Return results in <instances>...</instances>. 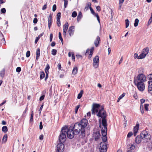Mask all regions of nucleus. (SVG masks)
<instances>
[{
  "label": "nucleus",
  "instance_id": "nucleus-1",
  "mask_svg": "<svg viewBox=\"0 0 152 152\" xmlns=\"http://www.w3.org/2000/svg\"><path fill=\"white\" fill-rule=\"evenodd\" d=\"M77 135L75 132L74 125L68 128L67 126H64L61 129V133L59 137V140L61 142H64L66 140V136L69 139L72 138L75 134Z\"/></svg>",
  "mask_w": 152,
  "mask_h": 152
},
{
  "label": "nucleus",
  "instance_id": "nucleus-2",
  "mask_svg": "<svg viewBox=\"0 0 152 152\" xmlns=\"http://www.w3.org/2000/svg\"><path fill=\"white\" fill-rule=\"evenodd\" d=\"M88 124L87 120L83 118L79 122L75 123L74 124L75 132L76 134L80 133V136L83 138L85 136V128Z\"/></svg>",
  "mask_w": 152,
  "mask_h": 152
},
{
  "label": "nucleus",
  "instance_id": "nucleus-3",
  "mask_svg": "<svg viewBox=\"0 0 152 152\" xmlns=\"http://www.w3.org/2000/svg\"><path fill=\"white\" fill-rule=\"evenodd\" d=\"M146 137H148L147 138L150 140L151 137L150 134L148 133L146 131H142L140 134V135L137 136L135 139V142L136 143L138 144L140 143L141 141V139H143Z\"/></svg>",
  "mask_w": 152,
  "mask_h": 152
},
{
  "label": "nucleus",
  "instance_id": "nucleus-4",
  "mask_svg": "<svg viewBox=\"0 0 152 152\" xmlns=\"http://www.w3.org/2000/svg\"><path fill=\"white\" fill-rule=\"evenodd\" d=\"M146 77L142 74H139L136 77H135L134 80V83H142L145 81Z\"/></svg>",
  "mask_w": 152,
  "mask_h": 152
},
{
  "label": "nucleus",
  "instance_id": "nucleus-5",
  "mask_svg": "<svg viewBox=\"0 0 152 152\" xmlns=\"http://www.w3.org/2000/svg\"><path fill=\"white\" fill-rule=\"evenodd\" d=\"M96 115L98 117L101 118H106L107 114L103 106L102 107L101 109L97 113Z\"/></svg>",
  "mask_w": 152,
  "mask_h": 152
},
{
  "label": "nucleus",
  "instance_id": "nucleus-6",
  "mask_svg": "<svg viewBox=\"0 0 152 152\" xmlns=\"http://www.w3.org/2000/svg\"><path fill=\"white\" fill-rule=\"evenodd\" d=\"M100 104H98L94 103L92 105V114H95L96 113H97L100 110Z\"/></svg>",
  "mask_w": 152,
  "mask_h": 152
},
{
  "label": "nucleus",
  "instance_id": "nucleus-7",
  "mask_svg": "<svg viewBox=\"0 0 152 152\" xmlns=\"http://www.w3.org/2000/svg\"><path fill=\"white\" fill-rule=\"evenodd\" d=\"M59 141L60 142L57 145L56 150L58 152H63L64 148V145L63 143L64 142H61L59 140Z\"/></svg>",
  "mask_w": 152,
  "mask_h": 152
},
{
  "label": "nucleus",
  "instance_id": "nucleus-8",
  "mask_svg": "<svg viewBox=\"0 0 152 152\" xmlns=\"http://www.w3.org/2000/svg\"><path fill=\"white\" fill-rule=\"evenodd\" d=\"M99 149L100 152H106L107 150V145L104 142H101Z\"/></svg>",
  "mask_w": 152,
  "mask_h": 152
},
{
  "label": "nucleus",
  "instance_id": "nucleus-9",
  "mask_svg": "<svg viewBox=\"0 0 152 152\" xmlns=\"http://www.w3.org/2000/svg\"><path fill=\"white\" fill-rule=\"evenodd\" d=\"M99 57L96 56L93 60V66L95 68H97L99 66Z\"/></svg>",
  "mask_w": 152,
  "mask_h": 152
},
{
  "label": "nucleus",
  "instance_id": "nucleus-10",
  "mask_svg": "<svg viewBox=\"0 0 152 152\" xmlns=\"http://www.w3.org/2000/svg\"><path fill=\"white\" fill-rule=\"evenodd\" d=\"M135 85L137 86L138 89L140 91H143L145 88V86L144 83H134Z\"/></svg>",
  "mask_w": 152,
  "mask_h": 152
},
{
  "label": "nucleus",
  "instance_id": "nucleus-11",
  "mask_svg": "<svg viewBox=\"0 0 152 152\" xmlns=\"http://www.w3.org/2000/svg\"><path fill=\"white\" fill-rule=\"evenodd\" d=\"M75 26H70L69 28L68 32L69 34L70 37H71L74 34L75 30Z\"/></svg>",
  "mask_w": 152,
  "mask_h": 152
},
{
  "label": "nucleus",
  "instance_id": "nucleus-12",
  "mask_svg": "<svg viewBox=\"0 0 152 152\" xmlns=\"http://www.w3.org/2000/svg\"><path fill=\"white\" fill-rule=\"evenodd\" d=\"M107 127H103L102 129L101 133L102 136L107 135Z\"/></svg>",
  "mask_w": 152,
  "mask_h": 152
},
{
  "label": "nucleus",
  "instance_id": "nucleus-13",
  "mask_svg": "<svg viewBox=\"0 0 152 152\" xmlns=\"http://www.w3.org/2000/svg\"><path fill=\"white\" fill-rule=\"evenodd\" d=\"M139 124H137L135 126H134L133 129L134 134V136L136 135L137 134L139 129Z\"/></svg>",
  "mask_w": 152,
  "mask_h": 152
},
{
  "label": "nucleus",
  "instance_id": "nucleus-14",
  "mask_svg": "<svg viewBox=\"0 0 152 152\" xmlns=\"http://www.w3.org/2000/svg\"><path fill=\"white\" fill-rule=\"evenodd\" d=\"M100 42V39L99 36L97 37L96 39L95 40L94 44L96 47L98 46Z\"/></svg>",
  "mask_w": 152,
  "mask_h": 152
},
{
  "label": "nucleus",
  "instance_id": "nucleus-15",
  "mask_svg": "<svg viewBox=\"0 0 152 152\" xmlns=\"http://www.w3.org/2000/svg\"><path fill=\"white\" fill-rule=\"evenodd\" d=\"M100 137V134L99 132H95L94 135L95 140L97 141Z\"/></svg>",
  "mask_w": 152,
  "mask_h": 152
},
{
  "label": "nucleus",
  "instance_id": "nucleus-16",
  "mask_svg": "<svg viewBox=\"0 0 152 152\" xmlns=\"http://www.w3.org/2000/svg\"><path fill=\"white\" fill-rule=\"evenodd\" d=\"M148 83V91L149 92H151L152 91V81L149 80Z\"/></svg>",
  "mask_w": 152,
  "mask_h": 152
},
{
  "label": "nucleus",
  "instance_id": "nucleus-17",
  "mask_svg": "<svg viewBox=\"0 0 152 152\" xmlns=\"http://www.w3.org/2000/svg\"><path fill=\"white\" fill-rule=\"evenodd\" d=\"M52 23V16L50 15L48 18V28L50 29Z\"/></svg>",
  "mask_w": 152,
  "mask_h": 152
},
{
  "label": "nucleus",
  "instance_id": "nucleus-18",
  "mask_svg": "<svg viewBox=\"0 0 152 152\" xmlns=\"http://www.w3.org/2000/svg\"><path fill=\"white\" fill-rule=\"evenodd\" d=\"M102 118V124L104 127H107V120L106 118Z\"/></svg>",
  "mask_w": 152,
  "mask_h": 152
},
{
  "label": "nucleus",
  "instance_id": "nucleus-19",
  "mask_svg": "<svg viewBox=\"0 0 152 152\" xmlns=\"http://www.w3.org/2000/svg\"><path fill=\"white\" fill-rule=\"evenodd\" d=\"M40 56V49L39 48H38L37 49L36 52V60H37L39 59V57Z\"/></svg>",
  "mask_w": 152,
  "mask_h": 152
},
{
  "label": "nucleus",
  "instance_id": "nucleus-20",
  "mask_svg": "<svg viewBox=\"0 0 152 152\" xmlns=\"http://www.w3.org/2000/svg\"><path fill=\"white\" fill-rule=\"evenodd\" d=\"M90 7H91V4L90 2H88L87 3L86 6L84 10L85 11H87L89 8H90Z\"/></svg>",
  "mask_w": 152,
  "mask_h": 152
},
{
  "label": "nucleus",
  "instance_id": "nucleus-21",
  "mask_svg": "<svg viewBox=\"0 0 152 152\" xmlns=\"http://www.w3.org/2000/svg\"><path fill=\"white\" fill-rule=\"evenodd\" d=\"M146 56V54L143 53L142 52L138 56V59H142L144 58Z\"/></svg>",
  "mask_w": 152,
  "mask_h": 152
},
{
  "label": "nucleus",
  "instance_id": "nucleus-22",
  "mask_svg": "<svg viewBox=\"0 0 152 152\" xmlns=\"http://www.w3.org/2000/svg\"><path fill=\"white\" fill-rule=\"evenodd\" d=\"M82 17V14L81 12H79L77 16V21L78 22L81 19Z\"/></svg>",
  "mask_w": 152,
  "mask_h": 152
},
{
  "label": "nucleus",
  "instance_id": "nucleus-23",
  "mask_svg": "<svg viewBox=\"0 0 152 152\" xmlns=\"http://www.w3.org/2000/svg\"><path fill=\"white\" fill-rule=\"evenodd\" d=\"M149 51V48H146L143 50L142 52L144 54H145L146 55L148 53Z\"/></svg>",
  "mask_w": 152,
  "mask_h": 152
},
{
  "label": "nucleus",
  "instance_id": "nucleus-24",
  "mask_svg": "<svg viewBox=\"0 0 152 152\" xmlns=\"http://www.w3.org/2000/svg\"><path fill=\"white\" fill-rule=\"evenodd\" d=\"M103 136L102 137V139L103 141V142H104L105 144L107 145L105 143L107 140V135L105 136Z\"/></svg>",
  "mask_w": 152,
  "mask_h": 152
},
{
  "label": "nucleus",
  "instance_id": "nucleus-25",
  "mask_svg": "<svg viewBox=\"0 0 152 152\" xmlns=\"http://www.w3.org/2000/svg\"><path fill=\"white\" fill-rule=\"evenodd\" d=\"M2 130L3 132L5 133L8 131V129L7 126H4L2 127Z\"/></svg>",
  "mask_w": 152,
  "mask_h": 152
},
{
  "label": "nucleus",
  "instance_id": "nucleus-26",
  "mask_svg": "<svg viewBox=\"0 0 152 152\" xmlns=\"http://www.w3.org/2000/svg\"><path fill=\"white\" fill-rule=\"evenodd\" d=\"M77 67H74L72 70V74L74 75L76 74L77 72Z\"/></svg>",
  "mask_w": 152,
  "mask_h": 152
},
{
  "label": "nucleus",
  "instance_id": "nucleus-27",
  "mask_svg": "<svg viewBox=\"0 0 152 152\" xmlns=\"http://www.w3.org/2000/svg\"><path fill=\"white\" fill-rule=\"evenodd\" d=\"M5 69H3L0 72V76L1 77H3L4 75Z\"/></svg>",
  "mask_w": 152,
  "mask_h": 152
},
{
  "label": "nucleus",
  "instance_id": "nucleus-28",
  "mask_svg": "<svg viewBox=\"0 0 152 152\" xmlns=\"http://www.w3.org/2000/svg\"><path fill=\"white\" fill-rule=\"evenodd\" d=\"M83 90H81L80 93L78 94L77 97V98L78 99H79L81 98V97L82 96V94H83Z\"/></svg>",
  "mask_w": 152,
  "mask_h": 152
},
{
  "label": "nucleus",
  "instance_id": "nucleus-29",
  "mask_svg": "<svg viewBox=\"0 0 152 152\" xmlns=\"http://www.w3.org/2000/svg\"><path fill=\"white\" fill-rule=\"evenodd\" d=\"M50 69L49 65L48 64L46 65V68L45 69V73H49V69Z\"/></svg>",
  "mask_w": 152,
  "mask_h": 152
},
{
  "label": "nucleus",
  "instance_id": "nucleus-30",
  "mask_svg": "<svg viewBox=\"0 0 152 152\" xmlns=\"http://www.w3.org/2000/svg\"><path fill=\"white\" fill-rule=\"evenodd\" d=\"M7 135L6 134L4 135L3 137L2 142H5L7 141Z\"/></svg>",
  "mask_w": 152,
  "mask_h": 152
},
{
  "label": "nucleus",
  "instance_id": "nucleus-31",
  "mask_svg": "<svg viewBox=\"0 0 152 152\" xmlns=\"http://www.w3.org/2000/svg\"><path fill=\"white\" fill-rule=\"evenodd\" d=\"M40 79H43L45 76V74L44 72H40Z\"/></svg>",
  "mask_w": 152,
  "mask_h": 152
},
{
  "label": "nucleus",
  "instance_id": "nucleus-32",
  "mask_svg": "<svg viewBox=\"0 0 152 152\" xmlns=\"http://www.w3.org/2000/svg\"><path fill=\"white\" fill-rule=\"evenodd\" d=\"M58 37L59 39L61 40V43L62 45L63 44V38L62 37L61 34L60 32H59L58 34Z\"/></svg>",
  "mask_w": 152,
  "mask_h": 152
},
{
  "label": "nucleus",
  "instance_id": "nucleus-33",
  "mask_svg": "<svg viewBox=\"0 0 152 152\" xmlns=\"http://www.w3.org/2000/svg\"><path fill=\"white\" fill-rule=\"evenodd\" d=\"M33 116H34V112L33 111H32L31 112V117L30 120V122H31L33 121Z\"/></svg>",
  "mask_w": 152,
  "mask_h": 152
},
{
  "label": "nucleus",
  "instance_id": "nucleus-34",
  "mask_svg": "<svg viewBox=\"0 0 152 152\" xmlns=\"http://www.w3.org/2000/svg\"><path fill=\"white\" fill-rule=\"evenodd\" d=\"M139 22V20L137 18L135 19L134 21V24L135 27H136L138 26Z\"/></svg>",
  "mask_w": 152,
  "mask_h": 152
},
{
  "label": "nucleus",
  "instance_id": "nucleus-35",
  "mask_svg": "<svg viewBox=\"0 0 152 152\" xmlns=\"http://www.w3.org/2000/svg\"><path fill=\"white\" fill-rule=\"evenodd\" d=\"M125 22L126 23V27L127 28L129 25V21L128 19H127L125 20Z\"/></svg>",
  "mask_w": 152,
  "mask_h": 152
},
{
  "label": "nucleus",
  "instance_id": "nucleus-36",
  "mask_svg": "<svg viewBox=\"0 0 152 152\" xmlns=\"http://www.w3.org/2000/svg\"><path fill=\"white\" fill-rule=\"evenodd\" d=\"M69 26V24L67 22H66L63 26V28L68 29Z\"/></svg>",
  "mask_w": 152,
  "mask_h": 152
},
{
  "label": "nucleus",
  "instance_id": "nucleus-37",
  "mask_svg": "<svg viewBox=\"0 0 152 152\" xmlns=\"http://www.w3.org/2000/svg\"><path fill=\"white\" fill-rule=\"evenodd\" d=\"M94 50V47H92L91 48V49L90 50L89 49H87V50H86V55L87 53H89V52L90 51H92V52L93 53Z\"/></svg>",
  "mask_w": 152,
  "mask_h": 152
},
{
  "label": "nucleus",
  "instance_id": "nucleus-38",
  "mask_svg": "<svg viewBox=\"0 0 152 152\" xmlns=\"http://www.w3.org/2000/svg\"><path fill=\"white\" fill-rule=\"evenodd\" d=\"M148 147L149 150L152 149V142H151L148 145Z\"/></svg>",
  "mask_w": 152,
  "mask_h": 152
},
{
  "label": "nucleus",
  "instance_id": "nucleus-39",
  "mask_svg": "<svg viewBox=\"0 0 152 152\" xmlns=\"http://www.w3.org/2000/svg\"><path fill=\"white\" fill-rule=\"evenodd\" d=\"M57 50L56 49H53L51 51V53L53 55H55L57 53Z\"/></svg>",
  "mask_w": 152,
  "mask_h": 152
},
{
  "label": "nucleus",
  "instance_id": "nucleus-40",
  "mask_svg": "<svg viewBox=\"0 0 152 152\" xmlns=\"http://www.w3.org/2000/svg\"><path fill=\"white\" fill-rule=\"evenodd\" d=\"M77 15V13L76 12L74 11L72 12V16L73 18L75 17Z\"/></svg>",
  "mask_w": 152,
  "mask_h": 152
},
{
  "label": "nucleus",
  "instance_id": "nucleus-41",
  "mask_svg": "<svg viewBox=\"0 0 152 152\" xmlns=\"http://www.w3.org/2000/svg\"><path fill=\"white\" fill-rule=\"evenodd\" d=\"M27 110H28L27 107H26L23 114L22 115L23 116L25 117L26 116V113L27 111Z\"/></svg>",
  "mask_w": 152,
  "mask_h": 152
},
{
  "label": "nucleus",
  "instance_id": "nucleus-42",
  "mask_svg": "<svg viewBox=\"0 0 152 152\" xmlns=\"http://www.w3.org/2000/svg\"><path fill=\"white\" fill-rule=\"evenodd\" d=\"M64 7L66 8L68 4V0H64Z\"/></svg>",
  "mask_w": 152,
  "mask_h": 152
},
{
  "label": "nucleus",
  "instance_id": "nucleus-43",
  "mask_svg": "<svg viewBox=\"0 0 152 152\" xmlns=\"http://www.w3.org/2000/svg\"><path fill=\"white\" fill-rule=\"evenodd\" d=\"M61 17V13L60 12H58L57 15V20L60 19Z\"/></svg>",
  "mask_w": 152,
  "mask_h": 152
},
{
  "label": "nucleus",
  "instance_id": "nucleus-44",
  "mask_svg": "<svg viewBox=\"0 0 152 152\" xmlns=\"http://www.w3.org/2000/svg\"><path fill=\"white\" fill-rule=\"evenodd\" d=\"M90 9L91 11V13L94 15H95L96 14V13L95 12H94V11L91 7H90Z\"/></svg>",
  "mask_w": 152,
  "mask_h": 152
},
{
  "label": "nucleus",
  "instance_id": "nucleus-45",
  "mask_svg": "<svg viewBox=\"0 0 152 152\" xmlns=\"http://www.w3.org/2000/svg\"><path fill=\"white\" fill-rule=\"evenodd\" d=\"M140 109L141 113L142 114H143L144 113V110H143V107L142 105H140Z\"/></svg>",
  "mask_w": 152,
  "mask_h": 152
},
{
  "label": "nucleus",
  "instance_id": "nucleus-46",
  "mask_svg": "<svg viewBox=\"0 0 152 152\" xmlns=\"http://www.w3.org/2000/svg\"><path fill=\"white\" fill-rule=\"evenodd\" d=\"M67 30V29L63 28V35L64 37L66 36Z\"/></svg>",
  "mask_w": 152,
  "mask_h": 152
},
{
  "label": "nucleus",
  "instance_id": "nucleus-47",
  "mask_svg": "<svg viewBox=\"0 0 152 152\" xmlns=\"http://www.w3.org/2000/svg\"><path fill=\"white\" fill-rule=\"evenodd\" d=\"M94 16H96V17L97 18V20L98 21V22L99 23H100V19L99 16L98 15V14L96 13V15H95Z\"/></svg>",
  "mask_w": 152,
  "mask_h": 152
},
{
  "label": "nucleus",
  "instance_id": "nucleus-48",
  "mask_svg": "<svg viewBox=\"0 0 152 152\" xmlns=\"http://www.w3.org/2000/svg\"><path fill=\"white\" fill-rule=\"evenodd\" d=\"M6 9L5 8H3L1 9V13L4 14L6 12Z\"/></svg>",
  "mask_w": 152,
  "mask_h": 152
},
{
  "label": "nucleus",
  "instance_id": "nucleus-49",
  "mask_svg": "<svg viewBox=\"0 0 152 152\" xmlns=\"http://www.w3.org/2000/svg\"><path fill=\"white\" fill-rule=\"evenodd\" d=\"M149 106L148 104H145L144 105L145 108L146 110L148 111V107Z\"/></svg>",
  "mask_w": 152,
  "mask_h": 152
},
{
  "label": "nucleus",
  "instance_id": "nucleus-50",
  "mask_svg": "<svg viewBox=\"0 0 152 152\" xmlns=\"http://www.w3.org/2000/svg\"><path fill=\"white\" fill-rule=\"evenodd\" d=\"M30 55V52L29 51H28L26 53V56L27 57H28Z\"/></svg>",
  "mask_w": 152,
  "mask_h": 152
},
{
  "label": "nucleus",
  "instance_id": "nucleus-51",
  "mask_svg": "<svg viewBox=\"0 0 152 152\" xmlns=\"http://www.w3.org/2000/svg\"><path fill=\"white\" fill-rule=\"evenodd\" d=\"M57 24L58 26L59 27L61 26V23L60 19H57Z\"/></svg>",
  "mask_w": 152,
  "mask_h": 152
},
{
  "label": "nucleus",
  "instance_id": "nucleus-52",
  "mask_svg": "<svg viewBox=\"0 0 152 152\" xmlns=\"http://www.w3.org/2000/svg\"><path fill=\"white\" fill-rule=\"evenodd\" d=\"M152 22V12L151 14V16L150 18L149 19V20L148 22V24H150Z\"/></svg>",
  "mask_w": 152,
  "mask_h": 152
},
{
  "label": "nucleus",
  "instance_id": "nucleus-53",
  "mask_svg": "<svg viewBox=\"0 0 152 152\" xmlns=\"http://www.w3.org/2000/svg\"><path fill=\"white\" fill-rule=\"evenodd\" d=\"M133 135V133L132 132H129L127 134V137H130Z\"/></svg>",
  "mask_w": 152,
  "mask_h": 152
},
{
  "label": "nucleus",
  "instance_id": "nucleus-54",
  "mask_svg": "<svg viewBox=\"0 0 152 152\" xmlns=\"http://www.w3.org/2000/svg\"><path fill=\"white\" fill-rule=\"evenodd\" d=\"M21 71V68L20 67H18L17 68L16 71L18 72H20Z\"/></svg>",
  "mask_w": 152,
  "mask_h": 152
},
{
  "label": "nucleus",
  "instance_id": "nucleus-55",
  "mask_svg": "<svg viewBox=\"0 0 152 152\" xmlns=\"http://www.w3.org/2000/svg\"><path fill=\"white\" fill-rule=\"evenodd\" d=\"M56 4H54L53 6V11L54 12L56 11Z\"/></svg>",
  "mask_w": 152,
  "mask_h": 152
},
{
  "label": "nucleus",
  "instance_id": "nucleus-56",
  "mask_svg": "<svg viewBox=\"0 0 152 152\" xmlns=\"http://www.w3.org/2000/svg\"><path fill=\"white\" fill-rule=\"evenodd\" d=\"M80 105H78L76 107L75 109V113H77V112L78 110L80 107Z\"/></svg>",
  "mask_w": 152,
  "mask_h": 152
},
{
  "label": "nucleus",
  "instance_id": "nucleus-57",
  "mask_svg": "<svg viewBox=\"0 0 152 152\" xmlns=\"http://www.w3.org/2000/svg\"><path fill=\"white\" fill-rule=\"evenodd\" d=\"M125 95V93H123V94L121 95L119 97V99H122L123 97Z\"/></svg>",
  "mask_w": 152,
  "mask_h": 152
},
{
  "label": "nucleus",
  "instance_id": "nucleus-58",
  "mask_svg": "<svg viewBox=\"0 0 152 152\" xmlns=\"http://www.w3.org/2000/svg\"><path fill=\"white\" fill-rule=\"evenodd\" d=\"M76 56L78 59H81L82 58V56L80 55H77Z\"/></svg>",
  "mask_w": 152,
  "mask_h": 152
},
{
  "label": "nucleus",
  "instance_id": "nucleus-59",
  "mask_svg": "<svg viewBox=\"0 0 152 152\" xmlns=\"http://www.w3.org/2000/svg\"><path fill=\"white\" fill-rule=\"evenodd\" d=\"M45 96V95H42L40 97V99H39V100L40 101H42V100H43Z\"/></svg>",
  "mask_w": 152,
  "mask_h": 152
},
{
  "label": "nucleus",
  "instance_id": "nucleus-60",
  "mask_svg": "<svg viewBox=\"0 0 152 152\" xmlns=\"http://www.w3.org/2000/svg\"><path fill=\"white\" fill-rule=\"evenodd\" d=\"M53 37V34H50V41L51 42L52 41V38Z\"/></svg>",
  "mask_w": 152,
  "mask_h": 152
},
{
  "label": "nucleus",
  "instance_id": "nucleus-61",
  "mask_svg": "<svg viewBox=\"0 0 152 152\" xmlns=\"http://www.w3.org/2000/svg\"><path fill=\"white\" fill-rule=\"evenodd\" d=\"M43 128L42 123V122H40L39 124V129L41 130Z\"/></svg>",
  "mask_w": 152,
  "mask_h": 152
},
{
  "label": "nucleus",
  "instance_id": "nucleus-62",
  "mask_svg": "<svg viewBox=\"0 0 152 152\" xmlns=\"http://www.w3.org/2000/svg\"><path fill=\"white\" fill-rule=\"evenodd\" d=\"M96 9L97 11L99 12L101 11V8L100 6H98L96 7Z\"/></svg>",
  "mask_w": 152,
  "mask_h": 152
},
{
  "label": "nucleus",
  "instance_id": "nucleus-63",
  "mask_svg": "<svg viewBox=\"0 0 152 152\" xmlns=\"http://www.w3.org/2000/svg\"><path fill=\"white\" fill-rule=\"evenodd\" d=\"M93 53L92 52V51H90V54H89V56H88V57L89 58H91V57H92V54H93Z\"/></svg>",
  "mask_w": 152,
  "mask_h": 152
},
{
  "label": "nucleus",
  "instance_id": "nucleus-64",
  "mask_svg": "<svg viewBox=\"0 0 152 152\" xmlns=\"http://www.w3.org/2000/svg\"><path fill=\"white\" fill-rule=\"evenodd\" d=\"M47 7V4H45L44 5L42 8V10H45V9H46Z\"/></svg>",
  "mask_w": 152,
  "mask_h": 152
}]
</instances>
